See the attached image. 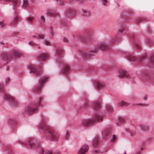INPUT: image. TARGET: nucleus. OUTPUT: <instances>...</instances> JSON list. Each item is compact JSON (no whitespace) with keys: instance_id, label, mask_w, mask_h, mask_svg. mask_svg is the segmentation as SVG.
<instances>
[{"instance_id":"nucleus-11","label":"nucleus","mask_w":154,"mask_h":154,"mask_svg":"<svg viewBox=\"0 0 154 154\" xmlns=\"http://www.w3.org/2000/svg\"><path fill=\"white\" fill-rule=\"evenodd\" d=\"M48 57V55L47 54H41L38 56L37 59L39 61H44Z\"/></svg>"},{"instance_id":"nucleus-23","label":"nucleus","mask_w":154,"mask_h":154,"mask_svg":"<svg viewBox=\"0 0 154 154\" xmlns=\"http://www.w3.org/2000/svg\"><path fill=\"white\" fill-rule=\"evenodd\" d=\"M13 55L15 57H19L21 56V54L20 52L16 51L13 52Z\"/></svg>"},{"instance_id":"nucleus-56","label":"nucleus","mask_w":154,"mask_h":154,"mask_svg":"<svg viewBox=\"0 0 154 154\" xmlns=\"http://www.w3.org/2000/svg\"><path fill=\"white\" fill-rule=\"evenodd\" d=\"M9 69L8 66H7L6 68V70H8Z\"/></svg>"},{"instance_id":"nucleus-14","label":"nucleus","mask_w":154,"mask_h":154,"mask_svg":"<svg viewBox=\"0 0 154 154\" xmlns=\"http://www.w3.org/2000/svg\"><path fill=\"white\" fill-rule=\"evenodd\" d=\"M126 56L127 57L128 59L130 61H134L136 60V57L133 54H129L127 53Z\"/></svg>"},{"instance_id":"nucleus-20","label":"nucleus","mask_w":154,"mask_h":154,"mask_svg":"<svg viewBox=\"0 0 154 154\" xmlns=\"http://www.w3.org/2000/svg\"><path fill=\"white\" fill-rule=\"evenodd\" d=\"M57 54L58 57H60L64 53V51L63 49L61 48H58L57 51Z\"/></svg>"},{"instance_id":"nucleus-43","label":"nucleus","mask_w":154,"mask_h":154,"mask_svg":"<svg viewBox=\"0 0 154 154\" xmlns=\"http://www.w3.org/2000/svg\"><path fill=\"white\" fill-rule=\"evenodd\" d=\"M29 44L32 46H35V44L34 42L33 41H30L29 42Z\"/></svg>"},{"instance_id":"nucleus-54","label":"nucleus","mask_w":154,"mask_h":154,"mask_svg":"<svg viewBox=\"0 0 154 154\" xmlns=\"http://www.w3.org/2000/svg\"><path fill=\"white\" fill-rule=\"evenodd\" d=\"M51 32L52 33V34H51V35H52V36H53L54 35L53 34V30L52 29L51 30Z\"/></svg>"},{"instance_id":"nucleus-12","label":"nucleus","mask_w":154,"mask_h":154,"mask_svg":"<svg viewBox=\"0 0 154 154\" xmlns=\"http://www.w3.org/2000/svg\"><path fill=\"white\" fill-rule=\"evenodd\" d=\"M126 71L124 70H119V71L118 76L120 78H122L125 76H127Z\"/></svg>"},{"instance_id":"nucleus-53","label":"nucleus","mask_w":154,"mask_h":154,"mask_svg":"<svg viewBox=\"0 0 154 154\" xmlns=\"http://www.w3.org/2000/svg\"><path fill=\"white\" fill-rule=\"evenodd\" d=\"M18 20V19L17 18V17H15L14 20V22L15 23L16 21H17Z\"/></svg>"},{"instance_id":"nucleus-25","label":"nucleus","mask_w":154,"mask_h":154,"mask_svg":"<svg viewBox=\"0 0 154 154\" xmlns=\"http://www.w3.org/2000/svg\"><path fill=\"white\" fill-rule=\"evenodd\" d=\"M5 1L11 2L15 5H18L19 3V0H5Z\"/></svg>"},{"instance_id":"nucleus-21","label":"nucleus","mask_w":154,"mask_h":154,"mask_svg":"<svg viewBox=\"0 0 154 154\" xmlns=\"http://www.w3.org/2000/svg\"><path fill=\"white\" fill-rule=\"evenodd\" d=\"M98 137L97 136L95 137L92 142L93 144L94 147H97L98 146Z\"/></svg>"},{"instance_id":"nucleus-58","label":"nucleus","mask_w":154,"mask_h":154,"mask_svg":"<svg viewBox=\"0 0 154 154\" xmlns=\"http://www.w3.org/2000/svg\"><path fill=\"white\" fill-rule=\"evenodd\" d=\"M95 152H98V150H95Z\"/></svg>"},{"instance_id":"nucleus-34","label":"nucleus","mask_w":154,"mask_h":154,"mask_svg":"<svg viewBox=\"0 0 154 154\" xmlns=\"http://www.w3.org/2000/svg\"><path fill=\"white\" fill-rule=\"evenodd\" d=\"M57 3L60 5H63L64 4V2L62 0H56Z\"/></svg>"},{"instance_id":"nucleus-28","label":"nucleus","mask_w":154,"mask_h":154,"mask_svg":"<svg viewBox=\"0 0 154 154\" xmlns=\"http://www.w3.org/2000/svg\"><path fill=\"white\" fill-rule=\"evenodd\" d=\"M135 48L136 50L139 51L141 49V47L139 43L135 44Z\"/></svg>"},{"instance_id":"nucleus-51","label":"nucleus","mask_w":154,"mask_h":154,"mask_svg":"<svg viewBox=\"0 0 154 154\" xmlns=\"http://www.w3.org/2000/svg\"><path fill=\"white\" fill-rule=\"evenodd\" d=\"M119 119L121 122H124V119H123L119 118Z\"/></svg>"},{"instance_id":"nucleus-44","label":"nucleus","mask_w":154,"mask_h":154,"mask_svg":"<svg viewBox=\"0 0 154 154\" xmlns=\"http://www.w3.org/2000/svg\"><path fill=\"white\" fill-rule=\"evenodd\" d=\"M41 20L43 21L44 22L45 20V18L43 16H41L40 17Z\"/></svg>"},{"instance_id":"nucleus-32","label":"nucleus","mask_w":154,"mask_h":154,"mask_svg":"<svg viewBox=\"0 0 154 154\" xmlns=\"http://www.w3.org/2000/svg\"><path fill=\"white\" fill-rule=\"evenodd\" d=\"M106 109L107 111L109 112H112L113 110L112 108L110 106V105H108L107 106H106Z\"/></svg>"},{"instance_id":"nucleus-9","label":"nucleus","mask_w":154,"mask_h":154,"mask_svg":"<svg viewBox=\"0 0 154 154\" xmlns=\"http://www.w3.org/2000/svg\"><path fill=\"white\" fill-rule=\"evenodd\" d=\"M88 146L87 145L82 146L79 149L78 154H85L88 149Z\"/></svg>"},{"instance_id":"nucleus-50","label":"nucleus","mask_w":154,"mask_h":154,"mask_svg":"<svg viewBox=\"0 0 154 154\" xmlns=\"http://www.w3.org/2000/svg\"><path fill=\"white\" fill-rule=\"evenodd\" d=\"M107 2V1L106 0H103V5H106Z\"/></svg>"},{"instance_id":"nucleus-61","label":"nucleus","mask_w":154,"mask_h":154,"mask_svg":"<svg viewBox=\"0 0 154 154\" xmlns=\"http://www.w3.org/2000/svg\"><path fill=\"white\" fill-rule=\"evenodd\" d=\"M40 48V47H38V49Z\"/></svg>"},{"instance_id":"nucleus-40","label":"nucleus","mask_w":154,"mask_h":154,"mask_svg":"<svg viewBox=\"0 0 154 154\" xmlns=\"http://www.w3.org/2000/svg\"><path fill=\"white\" fill-rule=\"evenodd\" d=\"M131 136L132 137H134L136 134V132L135 131H131L130 133Z\"/></svg>"},{"instance_id":"nucleus-24","label":"nucleus","mask_w":154,"mask_h":154,"mask_svg":"<svg viewBox=\"0 0 154 154\" xmlns=\"http://www.w3.org/2000/svg\"><path fill=\"white\" fill-rule=\"evenodd\" d=\"M40 128L43 130L48 129L49 128V127L48 126L45 124H41L40 126Z\"/></svg>"},{"instance_id":"nucleus-13","label":"nucleus","mask_w":154,"mask_h":154,"mask_svg":"<svg viewBox=\"0 0 154 154\" xmlns=\"http://www.w3.org/2000/svg\"><path fill=\"white\" fill-rule=\"evenodd\" d=\"M47 14L49 16L54 17L58 15L59 14L58 13L55 12L52 10H49L47 11Z\"/></svg>"},{"instance_id":"nucleus-52","label":"nucleus","mask_w":154,"mask_h":154,"mask_svg":"<svg viewBox=\"0 0 154 154\" xmlns=\"http://www.w3.org/2000/svg\"><path fill=\"white\" fill-rule=\"evenodd\" d=\"M147 99V96L146 95H145L143 98V99L144 100H146Z\"/></svg>"},{"instance_id":"nucleus-7","label":"nucleus","mask_w":154,"mask_h":154,"mask_svg":"<svg viewBox=\"0 0 154 154\" xmlns=\"http://www.w3.org/2000/svg\"><path fill=\"white\" fill-rule=\"evenodd\" d=\"M5 98L7 100L10 101L12 104H17L18 102L14 98L9 94H5Z\"/></svg>"},{"instance_id":"nucleus-31","label":"nucleus","mask_w":154,"mask_h":154,"mask_svg":"<svg viewBox=\"0 0 154 154\" xmlns=\"http://www.w3.org/2000/svg\"><path fill=\"white\" fill-rule=\"evenodd\" d=\"M40 154H52V153L50 151H45L43 149H42L41 150Z\"/></svg>"},{"instance_id":"nucleus-16","label":"nucleus","mask_w":154,"mask_h":154,"mask_svg":"<svg viewBox=\"0 0 154 154\" xmlns=\"http://www.w3.org/2000/svg\"><path fill=\"white\" fill-rule=\"evenodd\" d=\"M93 106L94 108L97 111L99 110L100 107V103H98L97 101L95 102L93 104Z\"/></svg>"},{"instance_id":"nucleus-19","label":"nucleus","mask_w":154,"mask_h":154,"mask_svg":"<svg viewBox=\"0 0 154 154\" xmlns=\"http://www.w3.org/2000/svg\"><path fill=\"white\" fill-rule=\"evenodd\" d=\"M89 35V34L85 33L80 36V39L82 40L86 41V39L88 37Z\"/></svg>"},{"instance_id":"nucleus-3","label":"nucleus","mask_w":154,"mask_h":154,"mask_svg":"<svg viewBox=\"0 0 154 154\" xmlns=\"http://www.w3.org/2000/svg\"><path fill=\"white\" fill-rule=\"evenodd\" d=\"M97 121L100 122H102L103 121L102 117L99 115H97L95 118L85 119L83 122L82 124L85 126H87L91 125L92 123H94Z\"/></svg>"},{"instance_id":"nucleus-45","label":"nucleus","mask_w":154,"mask_h":154,"mask_svg":"<svg viewBox=\"0 0 154 154\" xmlns=\"http://www.w3.org/2000/svg\"><path fill=\"white\" fill-rule=\"evenodd\" d=\"M29 22H30L33 20V18L31 17H28L27 19Z\"/></svg>"},{"instance_id":"nucleus-29","label":"nucleus","mask_w":154,"mask_h":154,"mask_svg":"<svg viewBox=\"0 0 154 154\" xmlns=\"http://www.w3.org/2000/svg\"><path fill=\"white\" fill-rule=\"evenodd\" d=\"M119 40L116 37H115L114 38H113L111 39V42L112 44H113L115 43H116L118 41H119Z\"/></svg>"},{"instance_id":"nucleus-42","label":"nucleus","mask_w":154,"mask_h":154,"mask_svg":"<svg viewBox=\"0 0 154 154\" xmlns=\"http://www.w3.org/2000/svg\"><path fill=\"white\" fill-rule=\"evenodd\" d=\"M3 85L1 83H0V91H2L3 90Z\"/></svg>"},{"instance_id":"nucleus-39","label":"nucleus","mask_w":154,"mask_h":154,"mask_svg":"<svg viewBox=\"0 0 154 154\" xmlns=\"http://www.w3.org/2000/svg\"><path fill=\"white\" fill-rule=\"evenodd\" d=\"M137 106H148V105L147 104H142V103H140L139 104H137L136 105Z\"/></svg>"},{"instance_id":"nucleus-27","label":"nucleus","mask_w":154,"mask_h":154,"mask_svg":"<svg viewBox=\"0 0 154 154\" xmlns=\"http://www.w3.org/2000/svg\"><path fill=\"white\" fill-rule=\"evenodd\" d=\"M70 68L67 66H65L63 69V71L65 73H67L69 70Z\"/></svg>"},{"instance_id":"nucleus-30","label":"nucleus","mask_w":154,"mask_h":154,"mask_svg":"<svg viewBox=\"0 0 154 154\" xmlns=\"http://www.w3.org/2000/svg\"><path fill=\"white\" fill-rule=\"evenodd\" d=\"M28 4V2L27 0H23V4L22 5L23 8L26 7Z\"/></svg>"},{"instance_id":"nucleus-41","label":"nucleus","mask_w":154,"mask_h":154,"mask_svg":"<svg viewBox=\"0 0 154 154\" xmlns=\"http://www.w3.org/2000/svg\"><path fill=\"white\" fill-rule=\"evenodd\" d=\"M97 85L99 87L101 88L103 87L102 84L100 82H98L97 83Z\"/></svg>"},{"instance_id":"nucleus-10","label":"nucleus","mask_w":154,"mask_h":154,"mask_svg":"<svg viewBox=\"0 0 154 154\" xmlns=\"http://www.w3.org/2000/svg\"><path fill=\"white\" fill-rule=\"evenodd\" d=\"M11 57L10 54L7 52H4L0 55V58L3 60L9 59Z\"/></svg>"},{"instance_id":"nucleus-63","label":"nucleus","mask_w":154,"mask_h":154,"mask_svg":"<svg viewBox=\"0 0 154 154\" xmlns=\"http://www.w3.org/2000/svg\"><path fill=\"white\" fill-rule=\"evenodd\" d=\"M0 43L1 44H3L1 42H0Z\"/></svg>"},{"instance_id":"nucleus-46","label":"nucleus","mask_w":154,"mask_h":154,"mask_svg":"<svg viewBox=\"0 0 154 154\" xmlns=\"http://www.w3.org/2000/svg\"><path fill=\"white\" fill-rule=\"evenodd\" d=\"M5 25V23L3 21H0V26L1 27H2Z\"/></svg>"},{"instance_id":"nucleus-47","label":"nucleus","mask_w":154,"mask_h":154,"mask_svg":"<svg viewBox=\"0 0 154 154\" xmlns=\"http://www.w3.org/2000/svg\"><path fill=\"white\" fill-rule=\"evenodd\" d=\"M147 44L149 46H151L152 45V43L150 41H149L148 42H147Z\"/></svg>"},{"instance_id":"nucleus-49","label":"nucleus","mask_w":154,"mask_h":154,"mask_svg":"<svg viewBox=\"0 0 154 154\" xmlns=\"http://www.w3.org/2000/svg\"><path fill=\"white\" fill-rule=\"evenodd\" d=\"M63 41L64 42H66L68 41V39L67 38L64 37L63 38Z\"/></svg>"},{"instance_id":"nucleus-33","label":"nucleus","mask_w":154,"mask_h":154,"mask_svg":"<svg viewBox=\"0 0 154 154\" xmlns=\"http://www.w3.org/2000/svg\"><path fill=\"white\" fill-rule=\"evenodd\" d=\"M149 63L152 65H154V56H152L151 57Z\"/></svg>"},{"instance_id":"nucleus-4","label":"nucleus","mask_w":154,"mask_h":154,"mask_svg":"<svg viewBox=\"0 0 154 154\" xmlns=\"http://www.w3.org/2000/svg\"><path fill=\"white\" fill-rule=\"evenodd\" d=\"M46 134L48 137L53 140L58 139L59 137V133L51 129H49Z\"/></svg>"},{"instance_id":"nucleus-26","label":"nucleus","mask_w":154,"mask_h":154,"mask_svg":"<svg viewBox=\"0 0 154 154\" xmlns=\"http://www.w3.org/2000/svg\"><path fill=\"white\" fill-rule=\"evenodd\" d=\"M83 16L85 17H88L89 16L90 13L89 11L86 10H83Z\"/></svg>"},{"instance_id":"nucleus-15","label":"nucleus","mask_w":154,"mask_h":154,"mask_svg":"<svg viewBox=\"0 0 154 154\" xmlns=\"http://www.w3.org/2000/svg\"><path fill=\"white\" fill-rule=\"evenodd\" d=\"M140 128L143 131H147L149 130V127L148 125L142 124L140 125Z\"/></svg>"},{"instance_id":"nucleus-2","label":"nucleus","mask_w":154,"mask_h":154,"mask_svg":"<svg viewBox=\"0 0 154 154\" xmlns=\"http://www.w3.org/2000/svg\"><path fill=\"white\" fill-rule=\"evenodd\" d=\"M42 100L39 98L38 100V102L36 104H31L27 106L25 109L26 112H27L28 114L31 115L34 112L38 111V109L37 106H40Z\"/></svg>"},{"instance_id":"nucleus-62","label":"nucleus","mask_w":154,"mask_h":154,"mask_svg":"<svg viewBox=\"0 0 154 154\" xmlns=\"http://www.w3.org/2000/svg\"><path fill=\"white\" fill-rule=\"evenodd\" d=\"M124 154H126V152H124Z\"/></svg>"},{"instance_id":"nucleus-6","label":"nucleus","mask_w":154,"mask_h":154,"mask_svg":"<svg viewBox=\"0 0 154 154\" xmlns=\"http://www.w3.org/2000/svg\"><path fill=\"white\" fill-rule=\"evenodd\" d=\"M29 69L30 70L29 73H32L35 75H38L41 72V70L38 68L37 66L32 65L29 66Z\"/></svg>"},{"instance_id":"nucleus-59","label":"nucleus","mask_w":154,"mask_h":154,"mask_svg":"<svg viewBox=\"0 0 154 154\" xmlns=\"http://www.w3.org/2000/svg\"><path fill=\"white\" fill-rule=\"evenodd\" d=\"M13 9H14L15 8V7L14 6H13Z\"/></svg>"},{"instance_id":"nucleus-1","label":"nucleus","mask_w":154,"mask_h":154,"mask_svg":"<svg viewBox=\"0 0 154 154\" xmlns=\"http://www.w3.org/2000/svg\"><path fill=\"white\" fill-rule=\"evenodd\" d=\"M109 46L107 45L106 43H100L99 44L95 47L94 50L88 51H82L81 52V54L86 59H90L93 58V56L94 55V53L98 51L100 49L103 50H106L109 49Z\"/></svg>"},{"instance_id":"nucleus-17","label":"nucleus","mask_w":154,"mask_h":154,"mask_svg":"<svg viewBox=\"0 0 154 154\" xmlns=\"http://www.w3.org/2000/svg\"><path fill=\"white\" fill-rule=\"evenodd\" d=\"M38 143L37 142H36L34 143V140H33L31 143L29 142V146L30 147H33L34 148H35L38 146Z\"/></svg>"},{"instance_id":"nucleus-22","label":"nucleus","mask_w":154,"mask_h":154,"mask_svg":"<svg viewBox=\"0 0 154 154\" xmlns=\"http://www.w3.org/2000/svg\"><path fill=\"white\" fill-rule=\"evenodd\" d=\"M119 106L120 107H125L129 105V103L124 101H122L119 104Z\"/></svg>"},{"instance_id":"nucleus-55","label":"nucleus","mask_w":154,"mask_h":154,"mask_svg":"<svg viewBox=\"0 0 154 154\" xmlns=\"http://www.w3.org/2000/svg\"><path fill=\"white\" fill-rule=\"evenodd\" d=\"M139 20H140L139 21L138 20V22H139L140 21H142V20H143V19L142 18H140L139 19Z\"/></svg>"},{"instance_id":"nucleus-5","label":"nucleus","mask_w":154,"mask_h":154,"mask_svg":"<svg viewBox=\"0 0 154 154\" xmlns=\"http://www.w3.org/2000/svg\"><path fill=\"white\" fill-rule=\"evenodd\" d=\"M48 77L47 76H42L40 77V79L39 80L40 84L39 86L34 89V91L35 92L37 91H42V88L41 87L43 85L45 82H46L48 80Z\"/></svg>"},{"instance_id":"nucleus-48","label":"nucleus","mask_w":154,"mask_h":154,"mask_svg":"<svg viewBox=\"0 0 154 154\" xmlns=\"http://www.w3.org/2000/svg\"><path fill=\"white\" fill-rule=\"evenodd\" d=\"M10 80V79L9 77H7L5 79V82H8Z\"/></svg>"},{"instance_id":"nucleus-37","label":"nucleus","mask_w":154,"mask_h":154,"mask_svg":"<svg viewBox=\"0 0 154 154\" xmlns=\"http://www.w3.org/2000/svg\"><path fill=\"white\" fill-rule=\"evenodd\" d=\"M45 45L46 46H51V44L47 40H45L44 42Z\"/></svg>"},{"instance_id":"nucleus-64","label":"nucleus","mask_w":154,"mask_h":154,"mask_svg":"<svg viewBox=\"0 0 154 154\" xmlns=\"http://www.w3.org/2000/svg\"><path fill=\"white\" fill-rule=\"evenodd\" d=\"M58 61H61V60H59Z\"/></svg>"},{"instance_id":"nucleus-8","label":"nucleus","mask_w":154,"mask_h":154,"mask_svg":"<svg viewBox=\"0 0 154 154\" xmlns=\"http://www.w3.org/2000/svg\"><path fill=\"white\" fill-rule=\"evenodd\" d=\"M66 14L69 16L74 17L76 14V11L74 9L70 8L67 9Z\"/></svg>"},{"instance_id":"nucleus-36","label":"nucleus","mask_w":154,"mask_h":154,"mask_svg":"<svg viewBox=\"0 0 154 154\" xmlns=\"http://www.w3.org/2000/svg\"><path fill=\"white\" fill-rule=\"evenodd\" d=\"M116 136L115 135H112V138L111 139L110 141L111 142H114L116 140Z\"/></svg>"},{"instance_id":"nucleus-38","label":"nucleus","mask_w":154,"mask_h":154,"mask_svg":"<svg viewBox=\"0 0 154 154\" xmlns=\"http://www.w3.org/2000/svg\"><path fill=\"white\" fill-rule=\"evenodd\" d=\"M70 136V134L68 133L67 132L66 134V136H65V139L66 140H68Z\"/></svg>"},{"instance_id":"nucleus-60","label":"nucleus","mask_w":154,"mask_h":154,"mask_svg":"<svg viewBox=\"0 0 154 154\" xmlns=\"http://www.w3.org/2000/svg\"><path fill=\"white\" fill-rule=\"evenodd\" d=\"M36 35H33V38L36 37Z\"/></svg>"},{"instance_id":"nucleus-35","label":"nucleus","mask_w":154,"mask_h":154,"mask_svg":"<svg viewBox=\"0 0 154 154\" xmlns=\"http://www.w3.org/2000/svg\"><path fill=\"white\" fill-rule=\"evenodd\" d=\"M45 38V35L43 34H39L38 35L37 37V38L38 39H43Z\"/></svg>"},{"instance_id":"nucleus-18","label":"nucleus","mask_w":154,"mask_h":154,"mask_svg":"<svg viewBox=\"0 0 154 154\" xmlns=\"http://www.w3.org/2000/svg\"><path fill=\"white\" fill-rule=\"evenodd\" d=\"M103 135L105 136H109L112 134V132L109 129H107L105 130L103 133Z\"/></svg>"},{"instance_id":"nucleus-57","label":"nucleus","mask_w":154,"mask_h":154,"mask_svg":"<svg viewBox=\"0 0 154 154\" xmlns=\"http://www.w3.org/2000/svg\"><path fill=\"white\" fill-rule=\"evenodd\" d=\"M12 125H14V124H15V122L14 121H13L12 122Z\"/></svg>"}]
</instances>
